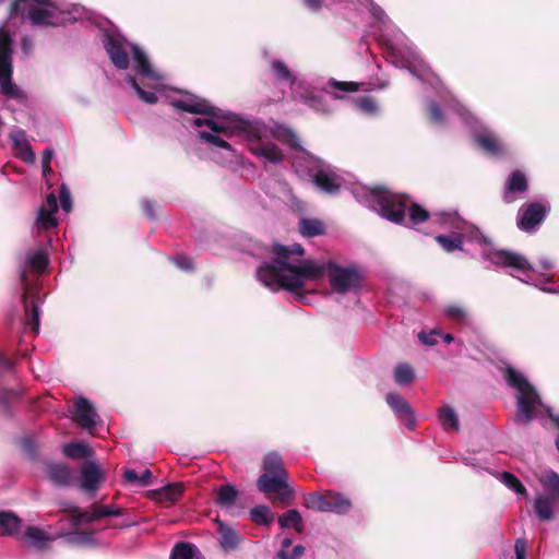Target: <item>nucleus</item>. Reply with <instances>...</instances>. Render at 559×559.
<instances>
[{"label":"nucleus","mask_w":559,"mask_h":559,"mask_svg":"<svg viewBox=\"0 0 559 559\" xmlns=\"http://www.w3.org/2000/svg\"><path fill=\"white\" fill-rule=\"evenodd\" d=\"M219 534V544L224 549H234L237 547L240 537L231 527L221 524Z\"/></svg>","instance_id":"ea45409f"},{"label":"nucleus","mask_w":559,"mask_h":559,"mask_svg":"<svg viewBox=\"0 0 559 559\" xmlns=\"http://www.w3.org/2000/svg\"><path fill=\"white\" fill-rule=\"evenodd\" d=\"M134 69L136 73L143 78H147L151 80H158L159 75L154 71L146 53L142 50V48L135 44L130 45Z\"/></svg>","instance_id":"412c9836"},{"label":"nucleus","mask_w":559,"mask_h":559,"mask_svg":"<svg viewBox=\"0 0 559 559\" xmlns=\"http://www.w3.org/2000/svg\"><path fill=\"white\" fill-rule=\"evenodd\" d=\"M305 547L297 545L293 548L292 552L280 550L277 552L278 559H300L305 555Z\"/></svg>","instance_id":"4d7b16f0"},{"label":"nucleus","mask_w":559,"mask_h":559,"mask_svg":"<svg viewBox=\"0 0 559 559\" xmlns=\"http://www.w3.org/2000/svg\"><path fill=\"white\" fill-rule=\"evenodd\" d=\"M250 520L257 525L269 526L274 521V513L269 506H257L250 510Z\"/></svg>","instance_id":"f704fd0d"},{"label":"nucleus","mask_w":559,"mask_h":559,"mask_svg":"<svg viewBox=\"0 0 559 559\" xmlns=\"http://www.w3.org/2000/svg\"><path fill=\"white\" fill-rule=\"evenodd\" d=\"M527 543L524 538H518L514 544L516 559H525Z\"/></svg>","instance_id":"680f3d73"},{"label":"nucleus","mask_w":559,"mask_h":559,"mask_svg":"<svg viewBox=\"0 0 559 559\" xmlns=\"http://www.w3.org/2000/svg\"><path fill=\"white\" fill-rule=\"evenodd\" d=\"M253 154L265 158L266 160L276 164L284 159V153L274 143L263 144L259 143L252 148Z\"/></svg>","instance_id":"cd10ccee"},{"label":"nucleus","mask_w":559,"mask_h":559,"mask_svg":"<svg viewBox=\"0 0 559 559\" xmlns=\"http://www.w3.org/2000/svg\"><path fill=\"white\" fill-rule=\"evenodd\" d=\"M199 136L201 140H203L207 143H211L217 147L228 150V151L231 150V145L227 141H225L224 139H222L221 136H218L216 134H213L207 131H201V132H199Z\"/></svg>","instance_id":"3c124183"},{"label":"nucleus","mask_w":559,"mask_h":559,"mask_svg":"<svg viewBox=\"0 0 559 559\" xmlns=\"http://www.w3.org/2000/svg\"><path fill=\"white\" fill-rule=\"evenodd\" d=\"M105 476L94 461H85L81 466V488L94 496L99 489Z\"/></svg>","instance_id":"dca6fc26"},{"label":"nucleus","mask_w":559,"mask_h":559,"mask_svg":"<svg viewBox=\"0 0 559 559\" xmlns=\"http://www.w3.org/2000/svg\"><path fill=\"white\" fill-rule=\"evenodd\" d=\"M504 378L508 385L518 391L515 421L528 425L535 417L537 406L542 403L538 392L522 373L511 366L506 368Z\"/></svg>","instance_id":"7ed1b4c3"},{"label":"nucleus","mask_w":559,"mask_h":559,"mask_svg":"<svg viewBox=\"0 0 559 559\" xmlns=\"http://www.w3.org/2000/svg\"><path fill=\"white\" fill-rule=\"evenodd\" d=\"M263 473L257 479V488L275 503L288 506L295 498V490L289 486V474L285 468L282 456L270 452L263 457Z\"/></svg>","instance_id":"f03ea898"},{"label":"nucleus","mask_w":559,"mask_h":559,"mask_svg":"<svg viewBox=\"0 0 559 559\" xmlns=\"http://www.w3.org/2000/svg\"><path fill=\"white\" fill-rule=\"evenodd\" d=\"M436 241L447 252H452L454 250H463V237L461 234L453 233L449 236L439 235L436 237Z\"/></svg>","instance_id":"c9c22d12"},{"label":"nucleus","mask_w":559,"mask_h":559,"mask_svg":"<svg viewBox=\"0 0 559 559\" xmlns=\"http://www.w3.org/2000/svg\"><path fill=\"white\" fill-rule=\"evenodd\" d=\"M58 211V201L53 192L49 193L46 201L37 210V227L45 229L56 227L58 225L55 214Z\"/></svg>","instance_id":"6ab92c4d"},{"label":"nucleus","mask_w":559,"mask_h":559,"mask_svg":"<svg viewBox=\"0 0 559 559\" xmlns=\"http://www.w3.org/2000/svg\"><path fill=\"white\" fill-rule=\"evenodd\" d=\"M428 116L432 123L435 124H443L444 123V115L440 107L436 103H430L428 106Z\"/></svg>","instance_id":"6e6d98bb"},{"label":"nucleus","mask_w":559,"mask_h":559,"mask_svg":"<svg viewBox=\"0 0 559 559\" xmlns=\"http://www.w3.org/2000/svg\"><path fill=\"white\" fill-rule=\"evenodd\" d=\"M549 207L540 202L523 204L518 214V227L526 233L535 231L545 221Z\"/></svg>","instance_id":"ddd939ff"},{"label":"nucleus","mask_w":559,"mask_h":559,"mask_svg":"<svg viewBox=\"0 0 559 559\" xmlns=\"http://www.w3.org/2000/svg\"><path fill=\"white\" fill-rule=\"evenodd\" d=\"M12 150L16 157L25 163H32L35 158L32 145L26 138V133L21 130H14L10 133Z\"/></svg>","instance_id":"aec40b11"},{"label":"nucleus","mask_w":559,"mask_h":559,"mask_svg":"<svg viewBox=\"0 0 559 559\" xmlns=\"http://www.w3.org/2000/svg\"><path fill=\"white\" fill-rule=\"evenodd\" d=\"M48 479L57 486H70L73 479L70 467L64 463H50L47 465Z\"/></svg>","instance_id":"4be33fe9"},{"label":"nucleus","mask_w":559,"mask_h":559,"mask_svg":"<svg viewBox=\"0 0 559 559\" xmlns=\"http://www.w3.org/2000/svg\"><path fill=\"white\" fill-rule=\"evenodd\" d=\"M59 199L62 210L69 212L72 206L71 193L64 183L61 185Z\"/></svg>","instance_id":"13d9d810"},{"label":"nucleus","mask_w":559,"mask_h":559,"mask_svg":"<svg viewBox=\"0 0 559 559\" xmlns=\"http://www.w3.org/2000/svg\"><path fill=\"white\" fill-rule=\"evenodd\" d=\"M10 14L35 25V0H14L11 3Z\"/></svg>","instance_id":"393cba45"},{"label":"nucleus","mask_w":559,"mask_h":559,"mask_svg":"<svg viewBox=\"0 0 559 559\" xmlns=\"http://www.w3.org/2000/svg\"><path fill=\"white\" fill-rule=\"evenodd\" d=\"M475 143L486 153L500 156L504 153V146L497 135L491 132L478 133Z\"/></svg>","instance_id":"b1692460"},{"label":"nucleus","mask_w":559,"mask_h":559,"mask_svg":"<svg viewBox=\"0 0 559 559\" xmlns=\"http://www.w3.org/2000/svg\"><path fill=\"white\" fill-rule=\"evenodd\" d=\"M272 263L264 262L257 269V278L271 292L286 290L295 298H305L302 290L307 281L322 278V269L312 259L301 260L305 249L300 243L284 246L274 243Z\"/></svg>","instance_id":"f257e3e1"},{"label":"nucleus","mask_w":559,"mask_h":559,"mask_svg":"<svg viewBox=\"0 0 559 559\" xmlns=\"http://www.w3.org/2000/svg\"><path fill=\"white\" fill-rule=\"evenodd\" d=\"M539 481L547 491V497L559 503V474L555 471H548L539 478Z\"/></svg>","instance_id":"7c9ffc66"},{"label":"nucleus","mask_w":559,"mask_h":559,"mask_svg":"<svg viewBox=\"0 0 559 559\" xmlns=\"http://www.w3.org/2000/svg\"><path fill=\"white\" fill-rule=\"evenodd\" d=\"M177 265L183 270H192L193 269V262L188 257H180L176 261Z\"/></svg>","instance_id":"69168bd1"},{"label":"nucleus","mask_w":559,"mask_h":559,"mask_svg":"<svg viewBox=\"0 0 559 559\" xmlns=\"http://www.w3.org/2000/svg\"><path fill=\"white\" fill-rule=\"evenodd\" d=\"M127 82L132 86V88L135 91L136 95L139 96V98L142 102H144L148 105H153V104L157 103V100H158L157 95L154 92L143 90L134 76L128 75Z\"/></svg>","instance_id":"a19ab883"},{"label":"nucleus","mask_w":559,"mask_h":559,"mask_svg":"<svg viewBox=\"0 0 559 559\" xmlns=\"http://www.w3.org/2000/svg\"><path fill=\"white\" fill-rule=\"evenodd\" d=\"M35 275V251L29 250L26 254L25 264L21 269V283L23 286L22 300L25 309V326L26 331L35 333V295L32 289V281Z\"/></svg>","instance_id":"0eeeda50"},{"label":"nucleus","mask_w":559,"mask_h":559,"mask_svg":"<svg viewBox=\"0 0 559 559\" xmlns=\"http://www.w3.org/2000/svg\"><path fill=\"white\" fill-rule=\"evenodd\" d=\"M528 189V181L525 174L521 170H514L510 174L504 186L503 201L504 203H512L516 200L518 194L526 192Z\"/></svg>","instance_id":"a211bd4d"},{"label":"nucleus","mask_w":559,"mask_h":559,"mask_svg":"<svg viewBox=\"0 0 559 559\" xmlns=\"http://www.w3.org/2000/svg\"><path fill=\"white\" fill-rule=\"evenodd\" d=\"M558 503L550 497L539 495L534 501V511L540 521L549 522L554 519V504Z\"/></svg>","instance_id":"a878e982"},{"label":"nucleus","mask_w":559,"mask_h":559,"mask_svg":"<svg viewBox=\"0 0 559 559\" xmlns=\"http://www.w3.org/2000/svg\"><path fill=\"white\" fill-rule=\"evenodd\" d=\"M198 548L188 542H178L171 549L169 559H193Z\"/></svg>","instance_id":"e433bc0d"},{"label":"nucleus","mask_w":559,"mask_h":559,"mask_svg":"<svg viewBox=\"0 0 559 559\" xmlns=\"http://www.w3.org/2000/svg\"><path fill=\"white\" fill-rule=\"evenodd\" d=\"M141 209H142L143 214L148 219H154V218H156V213L159 210V205L155 200L143 199L141 201Z\"/></svg>","instance_id":"603ef678"},{"label":"nucleus","mask_w":559,"mask_h":559,"mask_svg":"<svg viewBox=\"0 0 559 559\" xmlns=\"http://www.w3.org/2000/svg\"><path fill=\"white\" fill-rule=\"evenodd\" d=\"M278 524L282 528L293 527L297 533H302L305 525L299 511L290 509L278 516Z\"/></svg>","instance_id":"c756f323"},{"label":"nucleus","mask_w":559,"mask_h":559,"mask_svg":"<svg viewBox=\"0 0 559 559\" xmlns=\"http://www.w3.org/2000/svg\"><path fill=\"white\" fill-rule=\"evenodd\" d=\"M70 13V4L66 0H37V25H62Z\"/></svg>","instance_id":"1a4fd4ad"},{"label":"nucleus","mask_w":559,"mask_h":559,"mask_svg":"<svg viewBox=\"0 0 559 559\" xmlns=\"http://www.w3.org/2000/svg\"><path fill=\"white\" fill-rule=\"evenodd\" d=\"M439 420L444 430L457 431L460 428L459 418L450 406H445L439 411Z\"/></svg>","instance_id":"58836bf2"},{"label":"nucleus","mask_w":559,"mask_h":559,"mask_svg":"<svg viewBox=\"0 0 559 559\" xmlns=\"http://www.w3.org/2000/svg\"><path fill=\"white\" fill-rule=\"evenodd\" d=\"M214 117L212 118H205V119H202V118H197L193 120V124L195 127H203V126H206L207 128L211 129V131L215 132V133H224V134H228L229 132V128L224 123V122H218L216 121L215 119H213Z\"/></svg>","instance_id":"37998d69"},{"label":"nucleus","mask_w":559,"mask_h":559,"mask_svg":"<svg viewBox=\"0 0 559 559\" xmlns=\"http://www.w3.org/2000/svg\"><path fill=\"white\" fill-rule=\"evenodd\" d=\"M13 39L10 29L0 26V88L1 93L10 98L19 95V88L12 81L13 66Z\"/></svg>","instance_id":"423d86ee"},{"label":"nucleus","mask_w":559,"mask_h":559,"mask_svg":"<svg viewBox=\"0 0 559 559\" xmlns=\"http://www.w3.org/2000/svg\"><path fill=\"white\" fill-rule=\"evenodd\" d=\"M21 397V393L15 390L1 389L0 390V408L3 413L8 414L10 406Z\"/></svg>","instance_id":"a18cd8bd"},{"label":"nucleus","mask_w":559,"mask_h":559,"mask_svg":"<svg viewBox=\"0 0 559 559\" xmlns=\"http://www.w3.org/2000/svg\"><path fill=\"white\" fill-rule=\"evenodd\" d=\"M299 233L304 237H316L325 234V224L318 218L302 217L298 223Z\"/></svg>","instance_id":"bb28decb"},{"label":"nucleus","mask_w":559,"mask_h":559,"mask_svg":"<svg viewBox=\"0 0 559 559\" xmlns=\"http://www.w3.org/2000/svg\"><path fill=\"white\" fill-rule=\"evenodd\" d=\"M445 314L449 319L457 322V323H462L466 320V311L459 307V306H455V305H451L449 307L445 308Z\"/></svg>","instance_id":"864d4df0"},{"label":"nucleus","mask_w":559,"mask_h":559,"mask_svg":"<svg viewBox=\"0 0 559 559\" xmlns=\"http://www.w3.org/2000/svg\"><path fill=\"white\" fill-rule=\"evenodd\" d=\"M501 478H502L503 484L508 488L512 489L516 493L526 495V488L524 487V485L520 481V479L515 475H513L509 472H503L501 475Z\"/></svg>","instance_id":"8fccbe9b"},{"label":"nucleus","mask_w":559,"mask_h":559,"mask_svg":"<svg viewBox=\"0 0 559 559\" xmlns=\"http://www.w3.org/2000/svg\"><path fill=\"white\" fill-rule=\"evenodd\" d=\"M304 506L319 512L345 514L350 510L352 501L342 493L328 490L324 493L317 491L307 495L304 499Z\"/></svg>","instance_id":"6e6552de"},{"label":"nucleus","mask_w":559,"mask_h":559,"mask_svg":"<svg viewBox=\"0 0 559 559\" xmlns=\"http://www.w3.org/2000/svg\"><path fill=\"white\" fill-rule=\"evenodd\" d=\"M21 521L20 519L10 511H1L0 512V528L1 535L12 536L17 533L20 528Z\"/></svg>","instance_id":"72a5a7b5"},{"label":"nucleus","mask_w":559,"mask_h":559,"mask_svg":"<svg viewBox=\"0 0 559 559\" xmlns=\"http://www.w3.org/2000/svg\"><path fill=\"white\" fill-rule=\"evenodd\" d=\"M63 454L72 460L85 459L94 455L93 449L82 442H69L63 445Z\"/></svg>","instance_id":"2f4dec72"},{"label":"nucleus","mask_w":559,"mask_h":559,"mask_svg":"<svg viewBox=\"0 0 559 559\" xmlns=\"http://www.w3.org/2000/svg\"><path fill=\"white\" fill-rule=\"evenodd\" d=\"M356 107L368 115H373L378 111V105L373 97L360 96L355 99Z\"/></svg>","instance_id":"09e8293b"},{"label":"nucleus","mask_w":559,"mask_h":559,"mask_svg":"<svg viewBox=\"0 0 559 559\" xmlns=\"http://www.w3.org/2000/svg\"><path fill=\"white\" fill-rule=\"evenodd\" d=\"M216 503L223 508H230L235 504L238 497V490L231 484L221 486L216 491Z\"/></svg>","instance_id":"473e14b6"},{"label":"nucleus","mask_w":559,"mask_h":559,"mask_svg":"<svg viewBox=\"0 0 559 559\" xmlns=\"http://www.w3.org/2000/svg\"><path fill=\"white\" fill-rule=\"evenodd\" d=\"M276 136L280 141L287 144L290 148L295 151L301 150V146L299 144V138L292 129L281 128Z\"/></svg>","instance_id":"c03bdc74"},{"label":"nucleus","mask_w":559,"mask_h":559,"mask_svg":"<svg viewBox=\"0 0 559 559\" xmlns=\"http://www.w3.org/2000/svg\"><path fill=\"white\" fill-rule=\"evenodd\" d=\"M73 526L84 523H92L105 516H118L122 514V509L115 506H105L98 502L93 503L88 510H81L79 507L69 509Z\"/></svg>","instance_id":"9b49d317"},{"label":"nucleus","mask_w":559,"mask_h":559,"mask_svg":"<svg viewBox=\"0 0 559 559\" xmlns=\"http://www.w3.org/2000/svg\"><path fill=\"white\" fill-rule=\"evenodd\" d=\"M489 258L495 265L500 267H510L520 272H528L532 269L525 257L507 249L493 250Z\"/></svg>","instance_id":"2eb2a0df"},{"label":"nucleus","mask_w":559,"mask_h":559,"mask_svg":"<svg viewBox=\"0 0 559 559\" xmlns=\"http://www.w3.org/2000/svg\"><path fill=\"white\" fill-rule=\"evenodd\" d=\"M318 267L322 269V278L328 274L331 288L338 294H346L361 286V274L354 266L344 267L329 260L318 263Z\"/></svg>","instance_id":"39448f33"},{"label":"nucleus","mask_w":559,"mask_h":559,"mask_svg":"<svg viewBox=\"0 0 559 559\" xmlns=\"http://www.w3.org/2000/svg\"><path fill=\"white\" fill-rule=\"evenodd\" d=\"M183 493V486L180 483L168 484L155 491L157 500L163 503H174L176 502Z\"/></svg>","instance_id":"c85d7f7f"},{"label":"nucleus","mask_w":559,"mask_h":559,"mask_svg":"<svg viewBox=\"0 0 559 559\" xmlns=\"http://www.w3.org/2000/svg\"><path fill=\"white\" fill-rule=\"evenodd\" d=\"M271 69L278 81H293V74L288 67L281 60H273Z\"/></svg>","instance_id":"de8ad7c7"},{"label":"nucleus","mask_w":559,"mask_h":559,"mask_svg":"<svg viewBox=\"0 0 559 559\" xmlns=\"http://www.w3.org/2000/svg\"><path fill=\"white\" fill-rule=\"evenodd\" d=\"M123 478L127 483H139V475L134 469L124 471Z\"/></svg>","instance_id":"774afa93"},{"label":"nucleus","mask_w":559,"mask_h":559,"mask_svg":"<svg viewBox=\"0 0 559 559\" xmlns=\"http://www.w3.org/2000/svg\"><path fill=\"white\" fill-rule=\"evenodd\" d=\"M152 479V472L146 468L141 475H139V483L141 486H148Z\"/></svg>","instance_id":"338daca9"},{"label":"nucleus","mask_w":559,"mask_h":559,"mask_svg":"<svg viewBox=\"0 0 559 559\" xmlns=\"http://www.w3.org/2000/svg\"><path fill=\"white\" fill-rule=\"evenodd\" d=\"M48 265V255L41 249H37V277L47 271Z\"/></svg>","instance_id":"052dcab7"},{"label":"nucleus","mask_w":559,"mask_h":559,"mask_svg":"<svg viewBox=\"0 0 559 559\" xmlns=\"http://www.w3.org/2000/svg\"><path fill=\"white\" fill-rule=\"evenodd\" d=\"M53 155L55 150L50 147L44 150L41 153V175L48 185H50V177L55 176V173L50 167V162Z\"/></svg>","instance_id":"49530a36"},{"label":"nucleus","mask_w":559,"mask_h":559,"mask_svg":"<svg viewBox=\"0 0 559 559\" xmlns=\"http://www.w3.org/2000/svg\"><path fill=\"white\" fill-rule=\"evenodd\" d=\"M406 212L408 214V219L413 225H418L429 219V212L425 210L420 204L411 201L409 197Z\"/></svg>","instance_id":"4c0bfd02"},{"label":"nucleus","mask_w":559,"mask_h":559,"mask_svg":"<svg viewBox=\"0 0 559 559\" xmlns=\"http://www.w3.org/2000/svg\"><path fill=\"white\" fill-rule=\"evenodd\" d=\"M394 378L399 384H408L415 379L414 370L408 364H400L395 367Z\"/></svg>","instance_id":"79ce46f5"},{"label":"nucleus","mask_w":559,"mask_h":559,"mask_svg":"<svg viewBox=\"0 0 559 559\" xmlns=\"http://www.w3.org/2000/svg\"><path fill=\"white\" fill-rule=\"evenodd\" d=\"M171 106L193 115H204L216 119L231 120V114H225L222 109L214 107L204 98L190 95L186 98L175 99Z\"/></svg>","instance_id":"9d476101"},{"label":"nucleus","mask_w":559,"mask_h":559,"mask_svg":"<svg viewBox=\"0 0 559 559\" xmlns=\"http://www.w3.org/2000/svg\"><path fill=\"white\" fill-rule=\"evenodd\" d=\"M71 415L74 423L90 433H92L100 423L99 415L94 405L83 396L73 400Z\"/></svg>","instance_id":"f8f14e48"},{"label":"nucleus","mask_w":559,"mask_h":559,"mask_svg":"<svg viewBox=\"0 0 559 559\" xmlns=\"http://www.w3.org/2000/svg\"><path fill=\"white\" fill-rule=\"evenodd\" d=\"M302 99L307 106L313 108L314 110H322L324 107L322 98L314 94H306L302 96Z\"/></svg>","instance_id":"bf43d9fd"},{"label":"nucleus","mask_w":559,"mask_h":559,"mask_svg":"<svg viewBox=\"0 0 559 559\" xmlns=\"http://www.w3.org/2000/svg\"><path fill=\"white\" fill-rule=\"evenodd\" d=\"M22 539L26 546L35 547V526H28Z\"/></svg>","instance_id":"0e129e2a"},{"label":"nucleus","mask_w":559,"mask_h":559,"mask_svg":"<svg viewBox=\"0 0 559 559\" xmlns=\"http://www.w3.org/2000/svg\"><path fill=\"white\" fill-rule=\"evenodd\" d=\"M408 197L403 193H395L382 186L370 189V206L383 218L394 224H402L405 221Z\"/></svg>","instance_id":"20e7f679"},{"label":"nucleus","mask_w":559,"mask_h":559,"mask_svg":"<svg viewBox=\"0 0 559 559\" xmlns=\"http://www.w3.org/2000/svg\"><path fill=\"white\" fill-rule=\"evenodd\" d=\"M341 178L335 174L325 170H319L313 177V183L328 194H336L341 189Z\"/></svg>","instance_id":"5701e85b"},{"label":"nucleus","mask_w":559,"mask_h":559,"mask_svg":"<svg viewBox=\"0 0 559 559\" xmlns=\"http://www.w3.org/2000/svg\"><path fill=\"white\" fill-rule=\"evenodd\" d=\"M329 85L345 93H353L359 90L360 84L356 82L336 81L332 79Z\"/></svg>","instance_id":"5fc2aeb1"},{"label":"nucleus","mask_w":559,"mask_h":559,"mask_svg":"<svg viewBox=\"0 0 559 559\" xmlns=\"http://www.w3.org/2000/svg\"><path fill=\"white\" fill-rule=\"evenodd\" d=\"M437 335H439V332H437V331H432L429 334H427L425 332H420L418 337L423 344L431 346V345L437 344V340H436Z\"/></svg>","instance_id":"e2e57ef3"},{"label":"nucleus","mask_w":559,"mask_h":559,"mask_svg":"<svg viewBox=\"0 0 559 559\" xmlns=\"http://www.w3.org/2000/svg\"><path fill=\"white\" fill-rule=\"evenodd\" d=\"M127 45L130 46L131 44L112 35H107L104 40V48L107 55L112 64L119 70H127L130 66Z\"/></svg>","instance_id":"4468645a"},{"label":"nucleus","mask_w":559,"mask_h":559,"mask_svg":"<svg viewBox=\"0 0 559 559\" xmlns=\"http://www.w3.org/2000/svg\"><path fill=\"white\" fill-rule=\"evenodd\" d=\"M385 400L389 406L396 415H399L405 425L409 429H414L416 425V417L409 403L402 395L396 393H389Z\"/></svg>","instance_id":"f3484780"}]
</instances>
